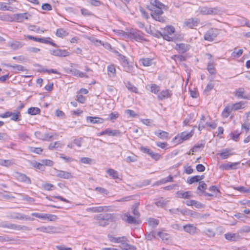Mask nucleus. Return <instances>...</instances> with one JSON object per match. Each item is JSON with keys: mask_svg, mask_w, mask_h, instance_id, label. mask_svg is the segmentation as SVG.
<instances>
[{"mask_svg": "<svg viewBox=\"0 0 250 250\" xmlns=\"http://www.w3.org/2000/svg\"><path fill=\"white\" fill-rule=\"evenodd\" d=\"M4 20L9 21H15L17 22H21L23 20H28L31 15L28 13L15 14L13 15V17L9 16V15L4 16Z\"/></svg>", "mask_w": 250, "mask_h": 250, "instance_id": "obj_1", "label": "nucleus"}, {"mask_svg": "<svg viewBox=\"0 0 250 250\" xmlns=\"http://www.w3.org/2000/svg\"><path fill=\"white\" fill-rule=\"evenodd\" d=\"M0 227L3 228H8L11 229L17 230L28 231L30 229L27 226L19 225L15 224L8 223L7 222H2L0 223Z\"/></svg>", "mask_w": 250, "mask_h": 250, "instance_id": "obj_2", "label": "nucleus"}, {"mask_svg": "<svg viewBox=\"0 0 250 250\" xmlns=\"http://www.w3.org/2000/svg\"><path fill=\"white\" fill-rule=\"evenodd\" d=\"M174 32L175 28L173 26H167L162 29L160 34L164 39L167 41H173V38L171 36Z\"/></svg>", "mask_w": 250, "mask_h": 250, "instance_id": "obj_3", "label": "nucleus"}, {"mask_svg": "<svg viewBox=\"0 0 250 250\" xmlns=\"http://www.w3.org/2000/svg\"><path fill=\"white\" fill-rule=\"evenodd\" d=\"M200 13L203 15H218L221 12V10L218 7H202L199 9Z\"/></svg>", "mask_w": 250, "mask_h": 250, "instance_id": "obj_4", "label": "nucleus"}, {"mask_svg": "<svg viewBox=\"0 0 250 250\" xmlns=\"http://www.w3.org/2000/svg\"><path fill=\"white\" fill-rule=\"evenodd\" d=\"M219 34V30L216 28H211L209 29L204 35L205 40L212 42Z\"/></svg>", "mask_w": 250, "mask_h": 250, "instance_id": "obj_5", "label": "nucleus"}, {"mask_svg": "<svg viewBox=\"0 0 250 250\" xmlns=\"http://www.w3.org/2000/svg\"><path fill=\"white\" fill-rule=\"evenodd\" d=\"M128 36L130 39H134L136 41H143L145 40L143 33L139 30H131L128 33Z\"/></svg>", "mask_w": 250, "mask_h": 250, "instance_id": "obj_6", "label": "nucleus"}, {"mask_svg": "<svg viewBox=\"0 0 250 250\" xmlns=\"http://www.w3.org/2000/svg\"><path fill=\"white\" fill-rule=\"evenodd\" d=\"M95 218L97 220L98 222L102 221H114L116 219V217L114 214L106 213L98 215L95 217Z\"/></svg>", "mask_w": 250, "mask_h": 250, "instance_id": "obj_7", "label": "nucleus"}, {"mask_svg": "<svg viewBox=\"0 0 250 250\" xmlns=\"http://www.w3.org/2000/svg\"><path fill=\"white\" fill-rule=\"evenodd\" d=\"M14 176L18 181L20 182L26 183L28 185L31 184L30 178L24 174L19 172H16L14 173Z\"/></svg>", "mask_w": 250, "mask_h": 250, "instance_id": "obj_8", "label": "nucleus"}, {"mask_svg": "<svg viewBox=\"0 0 250 250\" xmlns=\"http://www.w3.org/2000/svg\"><path fill=\"white\" fill-rule=\"evenodd\" d=\"M184 231L190 235H195L198 233L199 229L193 224H188L183 226Z\"/></svg>", "mask_w": 250, "mask_h": 250, "instance_id": "obj_9", "label": "nucleus"}, {"mask_svg": "<svg viewBox=\"0 0 250 250\" xmlns=\"http://www.w3.org/2000/svg\"><path fill=\"white\" fill-rule=\"evenodd\" d=\"M9 217L12 219H18V220H33V218H31L29 216H26L24 214H21L19 212H13L10 214Z\"/></svg>", "mask_w": 250, "mask_h": 250, "instance_id": "obj_10", "label": "nucleus"}, {"mask_svg": "<svg viewBox=\"0 0 250 250\" xmlns=\"http://www.w3.org/2000/svg\"><path fill=\"white\" fill-rule=\"evenodd\" d=\"M50 53L52 55L57 57H66L70 55V53L67 50L61 49L50 50Z\"/></svg>", "mask_w": 250, "mask_h": 250, "instance_id": "obj_11", "label": "nucleus"}, {"mask_svg": "<svg viewBox=\"0 0 250 250\" xmlns=\"http://www.w3.org/2000/svg\"><path fill=\"white\" fill-rule=\"evenodd\" d=\"M55 174L57 177L61 178L68 179L73 178L71 173L65 171L56 169Z\"/></svg>", "mask_w": 250, "mask_h": 250, "instance_id": "obj_12", "label": "nucleus"}, {"mask_svg": "<svg viewBox=\"0 0 250 250\" xmlns=\"http://www.w3.org/2000/svg\"><path fill=\"white\" fill-rule=\"evenodd\" d=\"M200 22V20L197 18H190L184 22V24L190 28L197 26Z\"/></svg>", "mask_w": 250, "mask_h": 250, "instance_id": "obj_13", "label": "nucleus"}, {"mask_svg": "<svg viewBox=\"0 0 250 250\" xmlns=\"http://www.w3.org/2000/svg\"><path fill=\"white\" fill-rule=\"evenodd\" d=\"M58 136L56 133L47 132L43 133L42 141L50 142L54 139H57Z\"/></svg>", "mask_w": 250, "mask_h": 250, "instance_id": "obj_14", "label": "nucleus"}, {"mask_svg": "<svg viewBox=\"0 0 250 250\" xmlns=\"http://www.w3.org/2000/svg\"><path fill=\"white\" fill-rule=\"evenodd\" d=\"M175 48L179 52L184 53L188 50L190 48V45L186 43L177 44Z\"/></svg>", "mask_w": 250, "mask_h": 250, "instance_id": "obj_15", "label": "nucleus"}, {"mask_svg": "<svg viewBox=\"0 0 250 250\" xmlns=\"http://www.w3.org/2000/svg\"><path fill=\"white\" fill-rule=\"evenodd\" d=\"M154 134L162 140H168L169 139V133L160 129L156 131Z\"/></svg>", "mask_w": 250, "mask_h": 250, "instance_id": "obj_16", "label": "nucleus"}, {"mask_svg": "<svg viewBox=\"0 0 250 250\" xmlns=\"http://www.w3.org/2000/svg\"><path fill=\"white\" fill-rule=\"evenodd\" d=\"M86 121L89 122L91 124H102L104 122V120L103 118L97 117L87 116L86 117Z\"/></svg>", "mask_w": 250, "mask_h": 250, "instance_id": "obj_17", "label": "nucleus"}, {"mask_svg": "<svg viewBox=\"0 0 250 250\" xmlns=\"http://www.w3.org/2000/svg\"><path fill=\"white\" fill-rule=\"evenodd\" d=\"M244 92L245 91L244 88H239L236 90L235 96L239 99H250V96L244 95Z\"/></svg>", "mask_w": 250, "mask_h": 250, "instance_id": "obj_18", "label": "nucleus"}, {"mask_svg": "<svg viewBox=\"0 0 250 250\" xmlns=\"http://www.w3.org/2000/svg\"><path fill=\"white\" fill-rule=\"evenodd\" d=\"M36 229L42 232L51 233L54 232L56 229L54 227L47 226L39 227L37 228Z\"/></svg>", "mask_w": 250, "mask_h": 250, "instance_id": "obj_19", "label": "nucleus"}, {"mask_svg": "<svg viewBox=\"0 0 250 250\" xmlns=\"http://www.w3.org/2000/svg\"><path fill=\"white\" fill-rule=\"evenodd\" d=\"M122 65L123 67L124 71H126L128 73H131L132 75H134V67L131 65L128 61L125 63L122 64Z\"/></svg>", "mask_w": 250, "mask_h": 250, "instance_id": "obj_20", "label": "nucleus"}, {"mask_svg": "<svg viewBox=\"0 0 250 250\" xmlns=\"http://www.w3.org/2000/svg\"><path fill=\"white\" fill-rule=\"evenodd\" d=\"M176 196L178 198L188 199L191 196V191H183L182 190L178 191L176 192Z\"/></svg>", "mask_w": 250, "mask_h": 250, "instance_id": "obj_21", "label": "nucleus"}, {"mask_svg": "<svg viewBox=\"0 0 250 250\" xmlns=\"http://www.w3.org/2000/svg\"><path fill=\"white\" fill-rule=\"evenodd\" d=\"M171 95V91L168 89L162 91L158 95V98L160 100H163L166 98H169Z\"/></svg>", "mask_w": 250, "mask_h": 250, "instance_id": "obj_22", "label": "nucleus"}, {"mask_svg": "<svg viewBox=\"0 0 250 250\" xmlns=\"http://www.w3.org/2000/svg\"><path fill=\"white\" fill-rule=\"evenodd\" d=\"M107 207L100 206V207H94L88 208L86 209V210L88 212H92L93 213L96 212H102L104 210V208H107Z\"/></svg>", "mask_w": 250, "mask_h": 250, "instance_id": "obj_23", "label": "nucleus"}, {"mask_svg": "<svg viewBox=\"0 0 250 250\" xmlns=\"http://www.w3.org/2000/svg\"><path fill=\"white\" fill-rule=\"evenodd\" d=\"M104 130L105 135H108L110 136H118L121 134L120 131L117 129H111L108 128Z\"/></svg>", "mask_w": 250, "mask_h": 250, "instance_id": "obj_24", "label": "nucleus"}, {"mask_svg": "<svg viewBox=\"0 0 250 250\" xmlns=\"http://www.w3.org/2000/svg\"><path fill=\"white\" fill-rule=\"evenodd\" d=\"M122 219L129 224H135L137 222L136 218L131 216L128 213H125L124 217Z\"/></svg>", "mask_w": 250, "mask_h": 250, "instance_id": "obj_25", "label": "nucleus"}, {"mask_svg": "<svg viewBox=\"0 0 250 250\" xmlns=\"http://www.w3.org/2000/svg\"><path fill=\"white\" fill-rule=\"evenodd\" d=\"M139 62L144 66H150L154 63L153 59L148 58L140 59Z\"/></svg>", "mask_w": 250, "mask_h": 250, "instance_id": "obj_26", "label": "nucleus"}, {"mask_svg": "<svg viewBox=\"0 0 250 250\" xmlns=\"http://www.w3.org/2000/svg\"><path fill=\"white\" fill-rule=\"evenodd\" d=\"M225 238L229 241H235L239 237V236L236 233H227L225 234Z\"/></svg>", "mask_w": 250, "mask_h": 250, "instance_id": "obj_27", "label": "nucleus"}, {"mask_svg": "<svg viewBox=\"0 0 250 250\" xmlns=\"http://www.w3.org/2000/svg\"><path fill=\"white\" fill-rule=\"evenodd\" d=\"M205 116L204 115H202L200 121L199 122L198 128L199 131H202L207 126Z\"/></svg>", "mask_w": 250, "mask_h": 250, "instance_id": "obj_28", "label": "nucleus"}, {"mask_svg": "<svg viewBox=\"0 0 250 250\" xmlns=\"http://www.w3.org/2000/svg\"><path fill=\"white\" fill-rule=\"evenodd\" d=\"M15 164L14 160H4L0 159V166L6 167H9Z\"/></svg>", "mask_w": 250, "mask_h": 250, "instance_id": "obj_29", "label": "nucleus"}, {"mask_svg": "<svg viewBox=\"0 0 250 250\" xmlns=\"http://www.w3.org/2000/svg\"><path fill=\"white\" fill-rule=\"evenodd\" d=\"M186 204L188 206H194L195 207L198 208H201L203 207V205L202 203L193 200L187 201L186 202Z\"/></svg>", "mask_w": 250, "mask_h": 250, "instance_id": "obj_30", "label": "nucleus"}, {"mask_svg": "<svg viewBox=\"0 0 250 250\" xmlns=\"http://www.w3.org/2000/svg\"><path fill=\"white\" fill-rule=\"evenodd\" d=\"M202 233L210 238L214 237L216 234L215 231L210 228H206L203 231Z\"/></svg>", "mask_w": 250, "mask_h": 250, "instance_id": "obj_31", "label": "nucleus"}, {"mask_svg": "<svg viewBox=\"0 0 250 250\" xmlns=\"http://www.w3.org/2000/svg\"><path fill=\"white\" fill-rule=\"evenodd\" d=\"M232 111L233 109L231 106L228 105L226 106L222 113L223 117L225 118H228Z\"/></svg>", "mask_w": 250, "mask_h": 250, "instance_id": "obj_32", "label": "nucleus"}, {"mask_svg": "<svg viewBox=\"0 0 250 250\" xmlns=\"http://www.w3.org/2000/svg\"><path fill=\"white\" fill-rule=\"evenodd\" d=\"M108 75L112 77L116 76V70L114 64H111L107 66Z\"/></svg>", "mask_w": 250, "mask_h": 250, "instance_id": "obj_33", "label": "nucleus"}, {"mask_svg": "<svg viewBox=\"0 0 250 250\" xmlns=\"http://www.w3.org/2000/svg\"><path fill=\"white\" fill-rule=\"evenodd\" d=\"M56 35L58 37L63 38L68 35V32L63 28H59L57 30Z\"/></svg>", "mask_w": 250, "mask_h": 250, "instance_id": "obj_34", "label": "nucleus"}, {"mask_svg": "<svg viewBox=\"0 0 250 250\" xmlns=\"http://www.w3.org/2000/svg\"><path fill=\"white\" fill-rule=\"evenodd\" d=\"M117 241L116 243H121L124 245L125 249L126 250H128L130 249V246L128 244L126 243L125 242L126 241V239L125 237H117Z\"/></svg>", "mask_w": 250, "mask_h": 250, "instance_id": "obj_35", "label": "nucleus"}, {"mask_svg": "<svg viewBox=\"0 0 250 250\" xmlns=\"http://www.w3.org/2000/svg\"><path fill=\"white\" fill-rule=\"evenodd\" d=\"M207 70L211 75H215L216 70L215 68V64L213 62H209L208 64Z\"/></svg>", "mask_w": 250, "mask_h": 250, "instance_id": "obj_36", "label": "nucleus"}, {"mask_svg": "<svg viewBox=\"0 0 250 250\" xmlns=\"http://www.w3.org/2000/svg\"><path fill=\"white\" fill-rule=\"evenodd\" d=\"M41 109L36 107H31L28 109L27 113L31 115H36L40 114Z\"/></svg>", "mask_w": 250, "mask_h": 250, "instance_id": "obj_37", "label": "nucleus"}, {"mask_svg": "<svg viewBox=\"0 0 250 250\" xmlns=\"http://www.w3.org/2000/svg\"><path fill=\"white\" fill-rule=\"evenodd\" d=\"M63 145L61 144L60 141L55 142L54 143H51L48 146V148L50 150L53 149L61 148L62 147Z\"/></svg>", "mask_w": 250, "mask_h": 250, "instance_id": "obj_38", "label": "nucleus"}, {"mask_svg": "<svg viewBox=\"0 0 250 250\" xmlns=\"http://www.w3.org/2000/svg\"><path fill=\"white\" fill-rule=\"evenodd\" d=\"M125 86L126 88L131 92H134L135 93H138L137 88L132 84L130 82L127 81L126 83H125Z\"/></svg>", "mask_w": 250, "mask_h": 250, "instance_id": "obj_39", "label": "nucleus"}, {"mask_svg": "<svg viewBox=\"0 0 250 250\" xmlns=\"http://www.w3.org/2000/svg\"><path fill=\"white\" fill-rule=\"evenodd\" d=\"M72 73L74 76L79 77L80 78H87L88 77L85 73L81 72L77 69H74L72 71Z\"/></svg>", "mask_w": 250, "mask_h": 250, "instance_id": "obj_40", "label": "nucleus"}, {"mask_svg": "<svg viewBox=\"0 0 250 250\" xmlns=\"http://www.w3.org/2000/svg\"><path fill=\"white\" fill-rule=\"evenodd\" d=\"M107 173L114 179L119 178L118 172L113 169L110 168L107 170Z\"/></svg>", "mask_w": 250, "mask_h": 250, "instance_id": "obj_41", "label": "nucleus"}, {"mask_svg": "<svg viewBox=\"0 0 250 250\" xmlns=\"http://www.w3.org/2000/svg\"><path fill=\"white\" fill-rule=\"evenodd\" d=\"M245 103L243 101H240L239 102L236 103L235 104H233L231 105L232 108L233 110H237L238 109H241L243 108V106L244 105Z\"/></svg>", "mask_w": 250, "mask_h": 250, "instance_id": "obj_42", "label": "nucleus"}, {"mask_svg": "<svg viewBox=\"0 0 250 250\" xmlns=\"http://www.w3.org/2000/svg\"><path fill=\"white\" fill-rule=\"evenodd\" d=\"M8 67L13 68L14 70L18 71H24L26 70L24 66L21 65L15 64V65H11L8 64L7 65Z\"/></svg>", "mask_w": 250, "mask_h": 250, "instance_id": "obj_43", "label": "nucleus"}, {"mask_svg": "<svg viewBox=\"0 0 250 250\" xmlns=\"http://www.w3.org/2000/svg\"><path fill=\"white\" fill-rule=\"evenodd\" d=\"M12 115L11 116V120L15 122L19 121L21 120L20 117H21V113L19 111L12 113Z\"/></svg>", "mask_w": 250, "mask_h": 250, "instance_id": "obj_44", "label": "nucleus"}, {"mask_svg": "<svg viewBox=\"0 0 250 250\" xmlns=\"http://www.w3.org/2000/svg\"><path fill=\"white\" fill-rule=\"evenodd\" d=\"M80 162L84 164L91 165L94 163V160L88 157H83L80 159Z\"/></svg>", "mask_w": 250, "mask_h": 250, "instance_id": "obj_45", "label": "nucleus"}, {"mask_svg": "<svg viewBox=\"0 0 250 250\" xmlns=\"http://www.w3.org/2000/svg\"><path fill=\"white\" fill-rule=\"evenodd\" d=\"M239 163H229L224 166V168L226 170L228 169H234L236 168V166Z\"/></svg>", "mask_w": 250, "mask_h": 250, "instance_id": "obj_46", "label": "nucleus"}, {"mask_svg": "<svg viewBox=\"0 0 250 250\" xmlns=\"http://www.w3.org/2000/svg\"><path fill=\"white\" fill-rule=\"evenodd\" d=\"M27 38L30 40H32L34 41L42 42V43H47V40H46V39H42V38H38L31 36V35L27 36Z\"/></svg>", "mask_w": 250, "mask_h": 250, "instance_id": "obj_47", "label": "nucleus"}, {"mask_svg": "<svg viewBox=\"0 0 250 250\" xmlns=\"http://www.w3.org/2000/svg\"><path fill=\"white\" fill-rule=\"evenodd\" d=\"M29 29L31 31H35L37 33H43L45 30L41 29L39 27L36 25H31L29 27Z\"/></svg>", "mask_w": 250, "mask_h": 250, "instance_id": "obj_48", "label": "nucleus"}, {"mask_svg": "<svg viewBox=\"0 0 250 250\" xmlns=\"http://www.w3.org/2000/svg\"><path fill=\"white\" fill-rule=\"evenodd\" d=\"M10 46L13 49L16 50L21 48L23 46V44L20 42L15 41L11 42Z\"/></svg>", "mask_w": 250, "mask_h": 250, "instance_id": "obj_49", "label": "nucleus"}, {"mask_svg": "<svg viewBox=\"0 0 250 250\" xmlns=\"http://www.w3.org/2000/svg\"><path fill=\"white\" fill-rule=\"evenodd\" d=\"M151 17L153 19L160 21L161 22H164L165 20L164 17L162 16V15H156V14H151Z\"/></svg>", "mask_w": 250, "mask_h": 250, "instance_id": "obj_50", "label": "nucleus"}, {"mask_svg": "<svg viewBox=\"0 0 250 250\" xmlns=\"http://www.w3.org/2000/svg\"><path fill=\"white\" fill-rule=\"evenodd\" d=\"M167 201L164 200L163 198H161L155 202V204L157 207H160L161 208L164 207L167 205Z\"/></svg>", "mask_w": 250, "mask_h": 250, "instance_id": "obj_51", "label": "nucleus"}, {"mask_svg": "<svg viewBox=\"0 0 250 250\" xmlns=\"http://www.w3.org/2000/svg\"><path fill=\"white\" fill-rule=\"evenodd\" d=\"M14 240L13 237H10L8 235H4L2 236H0V242H9Z\"/></svg>", "mask_w": 250, "mask_h": 250, "instance_id": "obj_52", "label": "nucleus"}, {"mask_svg": "<svg viewBox=\"0 0 250 250\" xmlns=\"http://www.w3.org/2000/svg\"><path fill=\"white\" fill-rule=\"evenodd\" d=\"M200 176L196 175L188 179V183L189 184H192L195 182L200 181Z\"/></svg>", "mask_w": 250, "mask_h": 250, "instance_id": "obj_53", "label": "nucleus"}, {"mask_svg": "<svg viewBox=\"0 0 250 250\" xmlns=\"http://www.w3.org/2000/svg\"><path fill=\"white\" fill-rule=\"evenodd\" d=\"M57 218L55 215L44 213L43 220H47L49 221H54Z\"/></svg>", "mask_w": 250, "mask_h": 250, "instance_id": "obj_54", "label": "nucleus"}, {"mask_svg": "<svg viewBox=\"0 0 250 250\" xmlns=\"http://www.w3.org/2000/svg\"><path fill=\"white\" fill-rule=\"evenodd\" d=\"M165 7H153V9L152 10V12L151 14H156V15H162L163 14V11L162 10L163 8Z\"/></svg>", "mask_w": 250, "mask_h": 250, "instance_id": "obj_55", "label": "nucleus"}, {"mask_svg": "<svg viewBox=\"0 0 250 250\" xmlns=\"http://www.w3.org/2000/svg\"><path fill=\"white\" fill-rule=\"evenodd\" d=\"M32 166L33 167L40 170H43L44 169V167L42 166V164L41 161L40 162H34L32 163Z\"/></svg>", "mask_w": 250, "mask_h": 250, "instance_id": "obj_56", "label": "nucleus"}, {"mask_svg": "<svg viewBox=\"0 0 250 250\" xmlns=\"http://www.w3.org/2000/svg\"><path fill=\"white\" fill-rule=\"evenodd\" d=\"M234 189L237 190L242 193H250V188H246L242 186L234 187Z\"/></svg>", "mask_w": 250, "mask_h": 250, "instance_id": "obj_57", "label": "nucleus"}, {"mask_svg": "<svg viewBox=\"0 0 250 250\" xmlns=\"http://www.w3.org/2000/svg\"><path fill=\"white\" fill-rule=\"evenodd\" d=\"M42 188L47 191H51L54 189L55 187L53 185L49 184V183H45L42 185Z\"/></svg>", "mask_w": 250, "mask_h": 250, "instance_id": "obj_58", "label": "nucleus"}, {"mask_svg": "<svg viewBox=\"0 0 250 250\" xmlns=\"http://www.w3.org/2000/svg\"><path fill=\"white\" fill-rule=\"evenodd\" d=\"M41 162L42 163V166L44 167V166H52L54 164V162L48 159H43L41 160Z\"/></svg>", "mask_w": 250, "mask_h": 250, "instance_id": "obj_59", "label": "nucleus"}, {"mask_svg": "<svg viewBox=\"0 0 250 250\" xmlns=\"http://www.w3.org/2000/svg\"><path fill=\"white\" fill-rule=\"evenodd\" d=\"M87 39L92 42L94 43L96 45H99V44H102V42L100 40H98L94 36H90L87 37Z\"/></svg>", "mask_w": 250, "mask_h": 250, "instance_id": "obj_60", "label": "nucleus"}, {"mask_svg": "<svg viewBox=\"0 0 250 250\" xmlns=\"http://www.w3.org/2000/svg\"><path fill=\"white\" fill-rule=\"evenodd\" d=\"M150 87V91L154 94H157L160 91V87L156 84H151Z\"/></svg>", "mask_w": 250, "mask_h": 250, "instance_id": "obj_61", "label": "nucleus"}, {"mask_svg": "<svg viewBox=\"0 0 250 250\" xmlns=\"http://www.w3.org/2000/svg\"><path fill=\"white\" fill-rule=\"evenodd\" d=\"M126 162L129 163L135 162L137 161V157L135 154H132L131 156H127L125 159Z\"/></svg>", "mask_w": 250, "mask_h": 250, "instance_id": "obj_62", "label": "nucleus"}, {"mask_svg": "<svg viewBox=\"0 0 250 250\" xmlns=\"http://www.w3.org/2000/svg\"><path fill=\"white\" fill-rule=\"evenodd\" d=\"M158 235L163 240H168L169 239V235L164 232H159L158 233Z\"/></svg>", "mask_w": 250, "mask_h": 250, "instance_id": "obj_63", "label": "nucleus"}, {"mask_svg": "<svg viewBox=\"0 0 250 250\" xmlns=\"http://www.w3.org/2000/svg\"><path fill=\"white\" fill-rule=\"evenodd\" d=\"M191 137V135L190 133H186V132H182L180 136V139L182 140H187L189 138Z\"/></svg>", "mask_w": 250, "mask_h": 250, "instance_id": "obj_64", "label": "nucleus"}]
</instances>
